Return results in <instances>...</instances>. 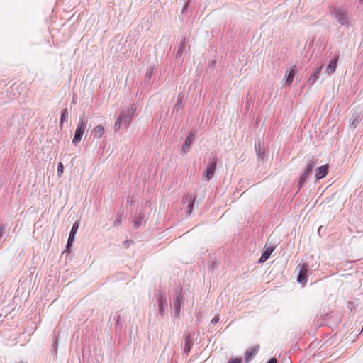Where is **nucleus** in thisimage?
Returning <instances> with one entry per match:
<instances>
[{"mask_svg":"<svg viewBox=\"0 0 363 363\" xmlns=\"http://www.w3.org/2000/svg\"><path fill=\"white\" fill-rule=\"evenodd\" d=\"M135 109L136 108L135 106L132 105L130 109L123 111L125 112V117L123 118V123H125L126 127H128V125H130L132 120V117L135 113Z\"/></svg>","mask_w":363,"mask_h":363,"instance_id":"6e6552de","label":"nucleus"},{"mask_svg":"<svg viewBox=\"0 0 363 363\" xmlns=\"http://www.w3.org/2000/svg\"><path fill=\"white\" fill-rule=\"evenodd\" d=\"M295 68H296V65L293 66L291 69L287 74L286 82L288 85H291L294 80V75H295Z\"/></svg>","mask_w":363,"mask_h":363,"instance_id":"dca6fc26","label":"nucleus"},{"mask_svg":"<svg viewBox=\"0 0 363 363\" xmlns=\"http://www.w3.org/2000/svg\"><path fill=\"white\" fill-rule=\"evenodd\" d=\"M182 302V290H181L179 291V294L177 295V299L174 303L177 316L179 315Z\"/></svg>","mask_w":363,"mask_h":363,"instance_id":"ddd939ff","label":"nucleus"},{"mask_svg":"<svg viewBox=\"0 0 363 363\" xmlns=\"http://www.w3.org/2000/svg\"><path fill=\"white\" fill-rule=\"evenodd\" d=\"M316 164V161L314 160V158H313L312 160H310V162H308V165H307V167L306 169L311 172H312V169L314 167V166Z\"/></svg>","mask_w":363,"mask_h":363,"instance_id":"aec40b11","label":"nucleus"},{"mask_svg":"<svg viewBox=\"0 0 363 363\" xmlns=\"http://www.w3.org/2000/svg\"><path fill=\"white\" fill-rule=\"evenodd\" d=\"M273 251H274L273 247H267L264 250V252L262 253L259 262H264L267 261L269 259V257H270V255Z\"/></svg>","mask_w":363,"mask_h":363,"instance_id":"4468645a","label":"nucleus"},{"mask_svg":"<svg viewBox=\"0 0 363 363\" xmlns=\"http://www.w3.org/2000/svg\"><path fill=\"white\" fill-rule=\"evenodd\" d=\"M339 59V55H336L334 59L331 60L326 67V72L328 74H331L335 72L337 67V60Z\"/></svg>","mask_w":363,"mask_h":363,"instance_id":"1a4fd4ad","label":"nucleus"},{"mask_svg":"<svg viewBox=\"0 0 363 363\" xmlns=\"http://www.w3.org/2000/svg\"><path fill=\"white\" fill-rule=\"evenodd\" d=\"M181 54H182V53H181V50H179V51L177 52V55H181Z\"/></svg>","mask_w":363,"mask_h":363,"instance_id":"7c9ffc66","label":"nucleus"},{"mask_svg":"<svg viewBox=\"0 0 363 363\" xmlns=\"http://www.w3.org/2000/svg\"><path fill=\"white\" fill-rule=\"evenodd\" d=\"M68 118V111H67V109L65 108L62 113V115H61V118H60V127L62 126V123H63V121L65 120H66L67 118Z\"/></svg>","mask_w":363,"mask_h":363,"instance_id":"a211bd4d","label":"nucleus"},{"mask_svg":"<svg viewBox=\"0 0 363 363\" xmlns=\"http://www.w3.org/2000/svg\"><path fill=\"white\" fill-rule=\"evenodd\" d=\"M105 130L104 128L101 125H98L94 128L92 130V133L94 135V138L96 139H99L104 134Z\"/></svg>","mask_w":363,"mask_h":363,"instance_id":"f8f14e48","label":"nucleus"},{"mask_svg":"<svg viewBox=\"0 0 363 363\" xmlns=\"http://www.w3.org/2000/svg\"><path fill=\"white\" fill-rule=\"evenodd\" d=\"M121 222V219L117 218V219L114 221V225H120Z\"/></svg>","mask_w":363,"mask_h":363,"instance_id":"cd10ccee","label":"nucleus"},{"mask_svg":"<svg viewBox=\"0 0 363 363\" xmlns=\"http://www.w3.org/2000/svg\"><path fill=\"white\" fill-rule=\"evenodd\" d=\"M218 321H219V318H218V316H216V317L213 318V319L211 320V323H213V324H216V323H217Z\"/></svg>","mask_w":363,"mask_h":363,"instance_id":"bb28decb","label":"nucleus"},{"mask_svg":"<svg viewBox=\"0 0 363 363\" xmlns=\"http://www.w3.org/2000/svg\"><path fill=\"white\" fill-rule=\"evenodd\" d=\"M322 69V67H318L315 71L313 73V74L311 75V77L309 78L308 81L311 82V84L313 85L315 83V82L317 81V79H318L319 77V74L320 72V70Z\"/></svg>","mask_w":363,"mask_h":363,"instance_id":"2eb2a0df","label":"nucleus"},{"mask_svg":"<svg viewBox=\"0 0 363 363\" xmlns=\"http://www.w3.org/2000/svg\"><path fill=\"white\" fill-rule=\"evenodd\" d=\"M311 172L308 170L307 169H306L305 172H303V174H302L301 177V179H300V182H299V184L300 185H302V184L305 182V179L309 175L311 174Z\"/></svg>","mask_w":363,"mask_h":363,"instance_id":"6ab92c4d","label":"nucleus"},{"mask_svg":"<svg viewBox=\"0 0 363 363\" xmlns=\"http://www.w3.org/2000/svg\"><path fill=\"white\" fill-rule=\"evenodd\" d=\"M166 306V301H162V299L160 301V312L162 313L164 310V306Z\"/></svg>","mask_w":363,"mask_h":363,"instance_id":"a878e982","label":"nucleus"},{"mask_svg":"<svg viewBox=\"0 0 363 363\" xmlns=\"http://www.w3.org/2000/svg\"><path fill=\"white\" fill-rule=\"evenodd\" d=\"M328 172V166L323 165L316 169L315 177L317 179H320L324 178Z\"/></svg>","mask_w":363,"mask_h":363,"instance_id":"9d476101","label":"nucleus"},{"mask_svg":"<svg viewBox=\"0 0 363 363\" xmlns=\"http://www.w3.org/2000/svg\"><path fill=\"white\" fill-rule=\"evenodd\" d=\"M296 269L298 270L297 281L300 284H302L303 285H305L308 280V266L305 264H299L297 266Z\"/></svg>","mask_w":363,"mask_h":363,"instance_id":"7ed1b4c3","label":"nucleus"},{"mask_svg":"<svg viewBox=\"0 0 363 363\" xmlns=\"http://www.w3.org/2000/svg\"><path fill=\"white\" fill-rule=\"evenodd\" d=\"M217 163V157H214L211 163H209L206 170L203 173V177L206 179V180L209 181L214 175L215 169Z\"/></svg>","mask_w":363,"mask_h":363,"instance_id":"f03ea898","label":"nucleus"},{"mask_svg":"<svg viewBox=\"0 0 363 363\" xmlns=\"http://www.w3.org/2000/svg\"><path fill=\"white\" fill-rule=\"evenodd\" d=\"M267 363H277V359L274 358H272L268 361Z\"/></svg>","mask_w":363,"mask_h":363,"instance_id":"c85d7f7f","label":"nucleus"},{"mask_svg":"<svg viewBox=\"0 0 363 363\" xmlns=\"http://www.w3.org/2000/svg\"><path fill=\"white\" fill-rule=\"evenodd\" d=\"M79 223L78 221L75 222L73 224L71 232L69 235L67 246H66L67 250L72 246V245L74 242V238H75V235L79 229Z\"/></svg>","mask_w":363,"mask_h":363,"instance_id":"423d86ee","label":"nucleus"},{"mask_svg":"<svg viewBox=\"0 0 363 363\" xmlns=\"http://www.w3.org/2000/svg\"><path fill=\"white\" fill-rule=\"evenodd\" d=\"M86 124L87 121L85 120L84 116L81 117L77 123V127L72 140V143L74 145H77L81 141L85 132Z\"/></svg>","mask_w":363,"mask_h":363,"instance_id":"f257e3e1","label":"nucleus"},{"mask_svg":"<svg viewBox=\"0 0 363 363\" xmlns=\"http://www.w3.org/2000/svg\"><path fill=\"white\" fill-rule=\"evenodd\" d=\"M335 18L341 25H347V11L343 8H338L334 10Z\"/></svg>","mask_w":363,"mask_h":363,"instance_id":"20e7f679","label":"nucleus"},{"mask_svg":"<svg viewBox=\"0 0 363 363\" xmlns=\"http://www.w3.org/2000/svg\"><path fill=\"white\" fill-rule=\"evenodd\" d=\"M195 200H196V196L189 195V194H186V195L184 196V197H183V203H188L189 210L187 211V213L189 215L191 214L193 211Z\"/></svg>","mask_w":363,"mask_h":363,"instance_id":"0eeeda50","label":"nucleus"},{"mask_svg":"<svg viewBox=\"0 0 363 363\" xmlns=\"http://www.w3.org/2000/svg\"><path fill=\"white\" fill-rule=\"evenodd\" d=\"M359 116H356L355 118L353 119V121L351 123L350 125H352L353 127V128H356V127L359 124Z\"/></svg>","mask_w":363,"mask_h":363,"instance_id":"b1692460","label":"nucleus"},{"mask_svg":"<svg viewBox=\"0 0 363 363\" xmlns=\"http://www.w3.org/2000/svg\"><path fill=\"white\" fill-rule=\"evenodd\" d=\"M190 348H191L190 337H189V336H187L186 339V347L184 349L185 352H188L190 350Z\"/></svg>","mask_w":363,"mask_h":363,"instance_id":"4be33fe9","label":"nucleus"},{"mask_svg":"<svg viewBox=\"0 0 363 363\" xmlns=\"http://www.w3.org/2000/svg\"><path fill=\"white\" fill-rule=\"evenodd\" d=\"M125 112L121 111L119 117L116 120L115 125H114V128L116 131L120 129L121 123H123V118L125 117Z\"/></svg>","mask_w":363,"mask_h":363,"instance_id":"f3484780","label":"nucleus"},{"mask_svg":"<svg viewBox=\"0 0 363 363\" xmlns=\"http://www.w3.org/2000/svg\"><path fill=\"white\" fill-rule=\"evenodd\" d=\"M194 138H195V133L191 130L189 133V135L186 137V138L182 147L181 150L183 154H185L189 151V150L194 140Z\"/></svg>","mask_w":363,"mask_h":363,"instance_id":"39448f33","label":"nucleus"},{"mask_svg":"<svg viewBox=\"0 0 363 363\" xmlns=\"http://www.w3.org/2000/svg\"><path fill=\"white\" fill-rule=\"evenodd\" d=\"M143 215H140L139 216V218H138V220H137L135 223H134V225L135 228H138L141 223V221L143 220Z\"/></svg>","mask_w":363,"mask_h":363,"instance_id":"393cba45","label":"nucleus"},{"mask_svg":"<svg viewBox=\"0 0 363 363\" xmlns=\"http://www.w3.org/2000/svg\"><path fill=\"white\" fill-rule=\"evenodd\" d=\"M258 350H259L258 346L253 347H251L249 350H247L245 353V362H250L251 360V359L252 358V357H254L257 354V352L258 351Z\"/></svg>","mask_w":363,"mask_h":363,"instance_id":"9b49d317","label":"nucleus"},{"mask_svg":"<svg viewBox=\"0 0 363 363\" xmlns=\"http://www.w3.org/2000/svg\"><path fill=\"white\" fill-rule=\"evenodd\" d=\"M363 2V0H361Z\"/></svg>","mask_w":363,"mask_h":363,"instance_id":"2f4dec72","label":"nucleus"},{"mask_svg":"<svg viewBox=\"0 0 363 363\" xmlns=\"http://www.w3.org/2000/svg\"><path fill=\"white\" fill-rule=\"evenodd\" d=\"M64 170V167L62 162H60L57 166V174L59 177H61Z\"/></svg>","mask_w":363,"mask_h":363,"instance_id":"412c9836","label":"nucleus"},{"mask_svg":"<svg viewBox=\"0 0 363 363\" xmlns=\"http://www.w3.org/2000/svg\"><path fill=\"white\" fill-rule=\"evenodd\" d=\"M4 229V226L0 227V237L1 236V235L3 233Z\"/></svg>","mask_w":363,"mask_h":363,"instance_id":"c756f323","label":"nucleus"},{"mask_svg":"<svg viewBox=\"0 0 363 363\" xmlns=\"http://www.w3.org/2000/svg\"><path fill=\"white\" fill-rule=\"evenodd\" d=\"M228 363H242V358L241 357H235V358H230Z\"/></svg>","mask_w":363,"mask_h":363,"instance_id":"5701e85b","label":"nucleus"}]
</instances>
